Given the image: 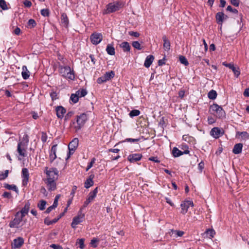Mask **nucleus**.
Returning <instances> with one entry per match:
<instances>
[{
  "instance_id": "473e14b6",
  "label": "nucleus",
  "mask_w": 249,
  "mask_h": 249,
  "mask_svg": "<svg viewBox=\"0 0 249 249\" xmlns=\"http://www.w3.org/2000/svg\"><path fill=\"white\" fill-rule=\"evenodd\" d=\"M4 187L7 189L12 190L15 191L17 194L18 193V190L17 187L14 184L10 185L9 184L5 183L4 184Z\"/></svg>"
},
{
  "instance_id": "7ed1b4c3",
  "label": "nucleus",
  "mask_w": 249,
  "mask_h": 249,
  "mask_svg": "<svg viewBox=\"0 0 249 249\" xmlns=\"http://www.w3.org/2000/svg\"><path fill=\"white\" fill-rule=\"evenodd\" d=\"M59 72L61 75L66 78L73 80L75 78L74 72L69 66H59Z\"/></svg>"
},
{
  "instance_id": "0eeeda50",
  "label": "nucleus",
  "mask_w": 249,
  "mask_h": 249,
  "mask_svg": "<svg viewBox=\"0 0 249 249\" xmlns=\"http://www.w3.org/2000/svg\"><path fill=\"white\" fill-rule=\"evenodd\" d=\"M85 217V214L82 213V209L80 210L78 215L73 218L72 221L71 223V226L72 228H75L76 225L82 221V219Z\"/></svg>"
},
{
  "instance_id": "2f4dec72",
  "label": "nucleus",
  "mask_w": 249,
  "mask_h": 249,
  "mask_svg": "<svg viewBox=\"0 0 249 249\" xmlns=\"http://www.w3.org/2000/svg\"><path fill=\"white\" fill-rule=\"evenodd\" d=\"M22 70L21 74L23 78L25 80L27 79L29 77V71H28L26 66H23L22 67Z\"/></svg>"
},
{
  "instance_id": "c85d7f7f",
  "label": "nucleus",
  "mask_w": 249,
  "mask_h": 249,
  "mask_svg": "<svg viewBox=\"0 0 249 249\" xmlns=\"http://www.w3.org/2000/svg\"><path fill=\"white\" fill-rule=\"evenodd\" d=\"M98 187H96L92 192H90L89 193L87 198L89 199L91 202L96 197Z\"/></svg>"
},
{
  "instance_id": "20e7f679",
  "label": "nucleus",
  "mask_w": 249,
  "mask_h": 249,
  "mask_svg": "<svg viewBox=\"0 0 249 249\" xmlns=\"http://www.w3.org/2000/svg\"><path fill=\"white\" fill-rule=\"evenodd\" d=\"M88 119L87 115L86 113H81L79 115L76 116V123L74 126L76 131L80 130L85 124Z\"/></svg>"
},
{
  "instance_id": "3c124183",
  "label": "nucleus",
  "mask_w": 249,
  "mask_h": 249,
  "mask_svg": "<svg viewBox=\"0 0 249 249\" xmlns=\"http://www.w3.org/2000/svg\"><path fill=\"white\" fill-rule=\"evenodd\" d=\"M140 139H132V138H127L125 139L124 142H138L140 141Z\"/></svg>"
},
{
  "instance_id": "8fccbe9b",
  "label": "nucleus",
  "mask_w": 249,
  "mask_h": 249,
  "mask_svg": "<svg viewBox=\"0 0 249 249\" xmlns=\"http://www.w3.org/2000/svg\"><path fill=\"white\" fill-rule=\"evenodd\" d=\"M106 81H107V80L104 75L100 77H99L97 80V83L100 84Z\"/></svg>"
},
{
  "instance_id": "f03ea898",
  "label": "nucleus",
  "mask_w": 249,
  "mask_h": 249,
  "mask_svg": "<svg viewBox=\"0 0 249 249\" xmlns=\"http://www.w3.org/2000/svg\"><path fill=\"white\" fill-rule=\"evenodd\" d=\"M210 112L218 118L223 119L225 117L226 113L224 110L216 104H213L210 106Z\"/></svg>"
},
{
  "instance_id": "a18cd8bd",
  "label": "nucleus",
  "mask_w": 249,
  "mask_h": 249,
  "mask_svg": "<svg viewBox=\"0 0 249 249\" xmlns=\"http://www.w3.org/2000/svg\"><path fill=\"white\" fill-rule=\"evenodd\" d=\"M132 46L139 50H140L142 49L141 44L138 41H133L132 43Z\"/></svg>"
},
{
  "instance_id": "de8ad7c7",
  "label": "nucleus",
  "mask_w": 249,
  "mask_h": 249,
  "mask_svg": "<svg viewBox=\"0 0 249 249\" xmlns=\"http://www.w3.org/2000/svg\"><path fill=\"white\" fill-rule=\"evenodd\" d=\"M36 22L35 21V20L33 19H30L28 20V25L30 27V28H33L34 27L36 26Z\"/></svg>"
},
{
  "instance_id": "dca6fc26",
  "label": "nucleus",
  "mask_w": 249,
  "mask_h": 249,
  "mask_svg": "<svg viewBox=\"0 0 249 249\" xmlns=\"http://www.w3.org/2000/svg\"><path fill=\"white\" fill-rule=\"evenodd\" d=\"M142 158V154H133L129 155L127 158V159L130 162H134L140 160Z\"/></svg>"
},
{
  "instance_id": "4be33fe9",
  "label": "nucleus",
  "mask_w": 249,
  "mask_h": 249,
  "mask_svg": "<svg viewBox=\"0 0 249 249\" xmlns=\"http://www.w3.org/2000/svg\"><path fill=\"white\" fill-rule=\"evenodd\" d=\"M56 147L57 144L53 145L51 148V153L50 154V160L52 163L56 158Z\"/></svg>"
},
{
  "instance_id": "f704fd0d",
  "label": "nucleus",
  "mask_w": 249,
  "mask_h": 249,
  "mask_svg": "<svg viewBox=\"0 0 249 249\" xmlns=\"http://www.w3.org/2000/svg\"><path fill=\"white\" fill-rule=\"evenodd\" d=\"M104 75H105L107 80L108 81L114 77L115 73L113 71H110L107 72L104 74Z\"/></svg>"
},
{
  "instance_id": "39448f33",
  "label": "nucleus",
  "mask_w": 249,
  "mask_h": 249,
  "mask_svg": "<svg viewBox=\"0 0 249 249\" xmlns=\"http://www.w3.org/2000/svg\"><path fill=\"white\" fill-rule=\"evenodd\" d=\"M47 175V178H51L52 180H56L58 177V171L55 168H49L48 167H45L44 171Z\"/></svg>"
},
{
  "instance_id": "79ce46f5",
  "label": "nucleus",
  "mask_w": 249,
  "mask_h": 249,
  "mask_svg": "<svg viewBox=\"0 0 249 249\" xmlns=\"http://www.w3.org/2000/svg\"><path fill=\"white\" fill-rule=\"evenodd\" d=\"M84 241L85 239L83 238L79 239L77 241V243L79 245V247L81 249H83L85 248Z\"/></svg>"
},
{
  "instance_id": "423d86ee",
  "label": "nucleus",
  "mask_w": 249,
  "mask_h": 249,
  "mask_svg": "<svg viewBox=\"0 0 249 249\" xmlns=\"http://www.w3.org/2000/svg\"><path fill=\"white\" fill-rule=\"evenodd\" d=\"M120 4L118 2L109 3L107 5V8L103 11V14H108L119 10Z\"/></svg>"
},
{
  "instance_id": "ddd939ff",
  "label": "nucleus",
  "mask_w": 249,
  "mask_h": 249,
  "mask_svg": "<svg viewBox=\"0 0 249 249\" xmlns=\"http://www.w3.org/2000/svg\"><path fill=\"white\" fill-rule=\"evenodd\" d=\"M24 243V239L22 237H18L13 241L12 248L13 249H18L20 248Z\"/></svg>"
},
{
  "instance_id": "c756f323",
  "label": "nucleus",
  "mask_w": 249,
  "mask_h": 249,
  "mask_svg": "<svg viewBox=\"0 0 249 249\" xmlns=\"http://www.w3.org/2000/svg\"><path fill=\"white\" fill-rule=\"evenodd\" d=\"M184 232L183 231H177V230H171L170 234L171 236H173L175 237H181L184 234Z\"/></svg>"
},
{
  "instance_id": "412c9836",
  "label": "nucleus",
  "mask_w": 249,
  "mask_h": 249,
  "mask_svg": "<svg viewBox=\"0 0 249 249\" xmlns=\"http://www.w3.org/2000/svg\"><path fill=\"white\" fill-rule=\"evenodd\" d=\"M30 207V203L29 201H28L25 204L24 207L21 209V210L19 212L20 215L22 217H24L25 215H26L29 212V209Z\"/></svg>"
},
{
  "instance_id": "338daca9",
  "label": "nucleus",
  "mask_w": 249,
  "mask_h": 249,
  "mask_svg": "<svg viewBox=\"0 0 249 249\" xmlns=\"http://www.w3.org/2000/svg\"><path fill=\"white\" fill-rule=\"evenodd\" d=\"M55 209L52 205L49 207L46 211L45 212V213H50L53 209Z\"/></svg>"
},
{
  "instance_id": "bb28decb",
  "label": "nucleus",
  "mask_w": 249,
  "mask_h": 249,
  "mask_svg": "<svg viewBox=\"0 0 249 249\" xmlns=\"http://www.w3.org/2000/svg\"><path fill=\"white\" fill-rule=\"evenodd\" d=\"M94 178V175H91L89 178H88L85 182V187L86 188H89L90 187L92 186L93 185V178Z\"/></svg>"
},
{
  "instance_id": "f3484780",
  "label": "nucleus",
  "mask_w": 249,
  "mask_h": 249,
  "mask_svg": "<svg viewBox=\"0 0 249 249\" xmlns=\"http://www.w3.org/2000/svg\"><path fill=\"white\" fill-rule=\"evenodd\" d=\"M56 115L58 118L62 119L66 112V109L62 106H58L55 109Z\"/></svg>"
},
{
  "instance_id": "6e6d98bb",
  "label": "nucleus",
  "mask_w": 249,
  "mask_h": 249,
  "mask_svg": "<svg viewBox=\"0 0 249 249\" xmlns=\"http://www.w3.org/2000/svg\"><path fill=\"white\" fill-rule=\"evenodd\" d=\"M73 114H74V112H73L72 111H69L65 117V120H69Z\"/></svg>"
},
{
  "instance_id": "bf43d9fd",
  "label": "nucleus",
  "mask_w": 249,
  "mask_h": 249,
  "mask_svg": "<svg viewBox=\"0 0 249 249\" xmlns=\"http://www.w3.org/2000/svg\"><path fill=\"white\" fill-rule=\"evenodd\" d=\"M148 160L150 161H153L157 163H160V162L157 157H151L148 159Z\"/></svg>"
},
{
  "instance_id": "e433bc0d",
  "label": "nucleus",
  "mask_w": 249,
  "mask_h": 249,
  "mask_svg": "<svg viewBox=\"0 0 249 249\" xmlns=\"http://www.w3.org/2000/svg\"><path fill=\"white\" fill-rule=\"evenodd\" d=\"M76 93L79 97H83L87 94V91L86 89H81L76 91Z\"/></svg>"
},
{
  "instance_id": "5fc2aeb1",
  "label": "nucleus",
  "mask_w": 249,
  "mask_h": 249,
  "mask_svg": "<svg viewBox=\"0 0 249 249\" xmlns=\"http://www.w3.org/2000/svg\"><path fill=\"white\" fill-rule=\"evenodd\" d=\"M227 10L228 11H230V12H232L234 14H237L238 11L237 9H233L232 8V7L230 5H229L227 7Z\"/></svg>"
},
{
  "instance_id": "c03bdc74",
  "label": "nucleus",
  "mask_w": 249,
  "mask_h": 249,
  "mask_svg": "<svg viewBox=\"0 0 249 249\" xmlns=\"http://www.w3.org/2000/svg\"><path fill=\"white\" fill-rule=\"evenodd\" d=\"M205 233L209 236L210 238H213L215 234V231L213 229H208Z\"/></svg>"
},
{
  "instance_id": "393cba45",
  "label": "nucleus",
  "mask_w": 249,
  "mask_h": 249,
  "mask_svg": "<svg viewBox=\"0 0 249 249\" xmlns=\"http://www.w3.org/2000/svg\"><path fill=\"white\" fill-rule=\"evenodd\" d=\"M154 59V57L152 55H148L144 61V66L146 68H149L152 64Z\"/></svg>"
},
{
  "instance_id": "aec40b11",
  "label": "nucleus",
  "mask_w": 249,
  "mask_h": 249,
  "mask_svg": "<svg viewBox=\"0 0 249 249\" xmlns=\"http://www.w3.org/2000/svg\"><path fill=\"white\" fill-rule=\"evenodd\" d=\"M61 23L63 27L65 28L68 27L69 21L66 14L65 13H62L61 15Z\"/></svg>"
},
{
  "instance_id": "4c0bfd02",
  "label": "nucleus",
  "mask_w": 249,
  "mask_h": 249,
  "mask_svg": "<svg viewBox=\"0 0 249 249\" xmlns=\"http://www.w3.org/2000/svg\"><path fill=\"white\" fill-rule=\"evenodd\" d=\"M236 135L240 136L241 137V138L244 139H248L249 137V134L246 131L237 132L236 133Z\"/></svg>"
},
{
  "instance_id": "9d476101",
  "label": "nucleus",
  "mask_w": 249,
  "mask_h": 249,
  "mask_svg": "<svg viewBox=\"0 0 249 249\" xmlns=\"http://www.w3.org/2000/svg\"><path fill=\"white\" fill-rule=\"evenodd\" d=\"M181 146H184L185 148H187V149L182 152L179 150L178 148L174 147L172 150V154L174 157H178L183 154H187L189 153V150L188 149L189 148L186 144H182Z\"/></svg>"
},
{
  "instance_id": "864d4df0",
  "label": "nucleus",
  "mask_w": 249,
  "mask_h": 249,
  "mask_svg": "<svg viewBox=\"0 0 249 249\" xmlns=\"http://www.w3.org/2000/svg\"><path fill=\"white\" fill-rule=\"evenodd\" d=\"M2 196L4 198H11L12 197V195L10 192H5L2 195Z\"/></svg>"
},
{
  "instance_id": "6e6552de",
  "label": "nucleus",
  "mask_w": 249,
  "mask_h": 249,
  "mask_svg": "<svg viewBox=\"0 0 249 249\" xmlns=\"http://www.w3.org/2000/svg\"><path fill=\"white\" fill-rule=\"evenodd\" d=\"M23 217L20 215V212H17L15 215V218L9 223L10 228H18V226L22 221Z\"/></svg>"
},
{
  "instance_id": "2eb2a0df",
  "label": "nucleus",
  "mask_w": 249,
  "mask_h": 249,
  "mask_svg": "<svg viewBox=\"0 0 249 249\" xmlns=\"http://www.w3.org/2000/svg\"><path fill=\"white\" fill-rule=\"evenodd\" d=\"M56 180H52L51 178H47L46 184H47L48 189L50 191H54L56 189Z\"/></svg>"
},
{
  "instance_id": "13d9d810",
  "label": "nucleus",
  "mask_w": 249,
  "mask_h": 249,
  "mask_svg": "<svg viewBox=\"0 0 249 249\" xmlns=\"http://www.w3.org/2000/svg\"><path fill=\"white\" fill-rule=\"evenodd\" d=\"M50 247L53 249H63V248L59 245L54 244L51 245Z\"/></svg>"
},
{
  "instance_id": "603ef678",
  "label": "nucleus",
  "mask_w": 249,
  "mask_h": 249,
  "mask_svg": "<svg viewBox=\"0 0 249 249\" xmlns=\"http://www.w3.org/2000/svg\"><path fill=\"white\" fill-rule=\"evenodd\" d=\"M41 140L43 142H45L47 140V135L45 132H42L41 133Z\"/></svg>"
},
{
  "instance_id": "7c9ffc66",
  "label": "nucleus",
  "mask_w": 249,
  "mask_h": 249,
  "mask_svg": "<svg viewBox=\"0 0 249 249\" xmlns=\"http://www.w3.org/2000/svg\"><path fill=\"white\" fill-rule=\"evenodd\" d=\"M107 53L111 55H114L115 53V49L111 44H108L106 48Z\"/></svg>"
},
{
  "instance_id": "f257e3e1",
  "label": "nucleus",
  "mask_w": 249,
  "mask_h": 249,
  "mask_svg": "<svg viewBox=\"0 0 249 249\" xmlns=\"http://www.w3.org/2000/svg\"><path fill=\"white\" fill-rule=\"evenodd\" d=\"M29 141V136L26 134L22 137L21 141L19 142L18 144L17 152L22 157H25L27 156L26 150Z\"/></svg>"
},
{
  "instance_id": "e2e57ef3",
  "label": "nucleus",
  "mask_w": 249,
  "mask_h": 249,
  "mask_svg": "<svg viewBox=\"0 0 249 249\" xmlns=\"http://www.w3.org/2000/svg\"><path fill=\"white\" fill-rule=\"evenodd\" d=\"M231 3L235 6H238L239 4V0H230Z\"/></svg>"
},
{
  "instance_id": "6ab92c4d",
  "label": "nucleus",
  "mask_w": 249,
  "mask_h": 249,
  "mask_svg": "<svg viewBox=\"0 0 249 249\" xmlns=\"http://www.w3.org/2000/svg\"><path fill=\"white\" fill-rule=\"evenodd\" d=\"M210 134L213 137L216 139L218 138L222 134L221 130L218 127L213 128L211 130Z\"/></svg>"
},
{
  "instance_id": "72a5a7b5",
  "label": "nucleus",
  "mask_w": 249,
  "mask_h": 249,
  "mask_svg": "<svg viewBox=\"0 0 249 249\" xmlns=\"http://www.w3.org/2000/svg\"><path fill=\"white\" fill-rule=\"evenodd\" d=\"M217 93L214 90H211L208 94V97L210 99L214 100L217 97Z\"/></svg>"
},
{
  "instance_id": "774afa93",
  "label": "nucleus",
  "mask_w": 249,
  "mask_h": 249,
  "mask_svg": "<svg viewBox=\"0 0 249 249\" xmlns=\"http://www.w3.org/2000/svg\"><path fill=\"white\" fill-rule=\"evenodd\" d=\"M243 94L246 97H249V88H247L245 90Z\"/></svg>"
},
{
  "instance_id": "b1692460",
  "label": "nucleus",
  "mask_w": 249,
  "mask_h": 249,
  "mask_svg": "<svg viewBox=\"0 0 249 249\" xmlns=\"http://www.w3.org/2000/svg\"><path fill=\"white\" fill-rule=\"evenodd\" d=\"M243 144L241 143H237L234 145L232 149V152L235 154H238L241 153Z\"/></svg>"
},
{
  "instance_id": "a211bd4d",
  "label": "nucleus",
  "mask_w": 249,
  "mask_h": 249,
  "mask_svg": "<svg viewBox=\"0 0 249 249\" xmlns=\"http://www.w3.org/2000/svg\"><path fill=\"white\" fill-rule=\"evenodd\" d=\"M79 140L78 138L73 139L68 145L69 150L75 151L78 146Z\"/></svg>"
},
{
  "instance_id": "9b49d317",
  "label": "nucleus",
  "mask_w": 249,
  "mask_h": 249,
  "mask_svg": "<svg viewBox=\"0 0 249 249\" xmlns=\"http://www.w3.org/2000/svg\"><path fill=\"white\" fill-rule=\"evenodd\" d=\"M190 206H194L192 201L186 200L183 201L180 205L181 208V213L183 214H186Z\"/></svg>"
},
{
  "instance_id": "4468645a",
  "label": "nucleus",
  "mask_w": 249,
  "mask_h": 249,
  "mask_svg": "<svg viewBox=\"0 0 249 249\" xmlns=\"http://www.w3.org/2000/svg\"><path fill=\"white\" fill-rule=\"evenodd\" d=\"M228 18V16L225 15L223 12H218L215 16L217 23L221 25H222L224 19H227Z\"/></svg>"
},
{
  "instance_id": "a19ab883",
  "label": "nucleus",
  "mask_w": 249,
  "mask_h": 249,
  "mask_svg": "<svg viewBox=\"0 0 249 249\" xmlns=\"http://www.w3.org/2000/svg\"><path fill=\"white\" fill-rule=\"evenodd\" d=\"M79 97L78 96L76 93L75 94H71V100L73 103H76L79 100Z\"/></svg>"
},
{
  "instance_id": "a878e982",
  "label": "nucleus",
  "mask_w": 249,
  "mask_h": 249,
  "mask_svg": "<svg viewBox=\"0 0 249 249\" xmlns=\"http://www.w3.org/2000/svg\"><path fill=\"white\" fill-rule=\"evenodd\" d=\"M228 68L232 71L236 77H238L240 74L239 68L238 67H235L233 64L231 63Z\"/></svg>"
},
{
  "instance_id": "052dcab7",
  "label": "nucleus",
  "mask_w": 249,
  "mask_h": 249,
  "mask_svg": "<svg viewBox=\"0 0 249 249\" xmlns=\"http://www.w3.org/2000/svg\"><path fill=\"white\" fill-rule=\"evenodd\" d=\"M98 241L96 238H93L90 242V244L92 245L94 248H96L97 245L96 243Z\"/></svg>"
},
{
  "instance_id": "5701e85b",
  "label": "nucleus",
  "mask_w": 249,
  "mask_h": 249,
  "mask_svg": "<svg viewBox=\"0 0 249 249\" xmlns=\"http://www.w3.org/2000/svg\"><path fill=\"white\" fill-rule=\"evenodd\" d=\"M163 41V49L166 51H168L170 49L171 44L170 41L167 39L165 35L162 36Z\"/></svg>"
},
{
  "instance_id": "c9c22d12",
  "label": "nucleus",
  "mask_w": 249,
  "mask_h": 249,
  "mask_svg": "<svg viewBox=\"0 0 249 249\" xmlns=\"http://www.w3.org/2000/svg\"><path fill=\"white\" fill-rule=\"evenodd\" d=\"M46 204V201L45 200H41L39 201V203H38L37 207L40 210L42 211L45 209Z\"/></svg>"
},
{
  "instance_id": "cd10ccee",
  "label": "nucleus",
  "mask_w": 249,
  "mask_h": 249,
  "mask_svg": "<svg viewBox=\"0 0 249 249\" xmlns=\"http://www.w3.org/2000/svg\"><path fill=\"white\" fill-rule=\"evenodd\" d=\"M120 46L122 48L124 52H129L130 50V46L128 42L124 41L120 44Z\"/></svg>"
},
{
  "instance_id": "09e8293b",
  "label": "nucleus",
  "mask_w": 249,
  "mask_h": 249,
  "mask_svg": "<svg viewBox=\"0 0 249 249\" xmlns=\"http://www.w3.org/2000/svg\"><path fill=\"white\" fill-rule=\"evenodd\" d=\"M41 14L44 17H48L49 16V10L48 9H42Z\"/></svg>"
},
{
  "instance_id": "37998d69",
  "label": "nucleus",
  "mask_w": 249,
  "mask_h": 249,
  "mask_svg": "<svg viewBox=\"0 0 249 249\" xmlns=\"http://www.w3.org/2000/svg\"><path fill=\"white\" fill-rule=\"evenodd\" d=\"M0 7L3 10L8 9L6 2L4 0H0Z\"/></svg>"
},
{
  "instance_id": "4d7b16f0",
  "label": "nucleus",
  "mask_w": 249,
  "mask_h": 249,
  "mask_svg": "<svg viewBox=\"0 0 249 249\" xmlns=\"http://www.w3.org/2000/svg\"><path fill=\"white\" fill-rule=\"evenodd\" d=\"M24 6L26 7H30L32 6V2L29 0H25L23 1Z\"/></svg>"
},
{
  "instance_id": "1a4fd4ad",
  "label": "nucleus",
  "mask_w": 249,
  "mask_h": 249,
  "mask_svg": "<svg viewBox=\"0 0 249 249\" xmlns=\"http://www.w3.org/2000/svg\"><path fill=\"white\" fill-rule=\"evenodd\" d=\"M90 39L93 44L97 45L102 40L103 36L101 33L94 32L91 35Z\"/></svg>"
},
{
  "instance_id": "0e129e2a",
  "label": "nucleus",
  "mask_w": 249,
  "mask_h": 249,
  "mask_svg": "<svg viewBox=\"0 0 249 249\" xmlns=\"http://www.w3.org/2000/svg\"><path fill=\"white\" fill-rule=\"evenodd\" d=\"M204 168V163L203 161H201L198 165V168L200 171V172H202V170Z\"/></svg>"
},
{
  "instance_id": "ea45409f",
  "label": "nucleus",
  "mask_w": 249,
  "mask_h": 249,
  "mask_svg": "<svg viewBox=\"0 0 249 249\" xmlns=\"http://www.w3.org/2000/svg\"><path fill=\"white\" fill-rule=\"evenodd\" d=\"M179 60L180 63L184 64L185 66H188L189 65V63L185 56L183 55L179 56Z\"/></svg>"
},
{
  "instance_id": "49530a36",
  "label": "nucleus",
  "mask_w": 249,
  "mask_h": 249,
  "mask_svg": "<svg viewBox=\"0 0 249 249\" xmlns=\"http://www.w3.org/2000/svg\"><path fill=\"white\" fill-rule=\"evenodd\" d=\"M8 174L9 171L6 170L5 171L4 173L0 174V180L5 179L8 177Z\"/></svg>"
},
{
  "instance_id": "58836bf2",
  "label": "nucleus",
  "mask_w": 249,
  "mask_h": 249,
  "mask_svg": "<svg viewBox=\"0 0 249 249\" xmlns=\"http://www.w3.org/2000/svg\"><path fill=\"white\" fill-rule=\"evenodd\" d=\"M140 111L137 109H134L131 111L129 114L130 117L133 118L135 116H139L140 114Z\"/></svg>"
},
{
  "instance_id": "69168bd1",
  "label": "nucleus",
  "mask_w": 249,
  "mask_h": 249,
  "mask_svg": "<svg viewBox=\"0 0 249 249\" xmlns=\"http://www.w3.org/2000/svg\"><path fill=\"white\" fill-rule=\"evenodd\" d=\"M95 160H96V159L95 158H93L91 159L90 162H89L88 164L89 167L91 168L92 167L93 164L95 163Z\"/></svg>"
},
{
  "instance_id": "f8f14e48",
  "label": "nucleus",
  "mask_w": 249,
  "mask_h": 249,
  "mask_svg": "<svg viewBox=\"0 0 249 249\" xmlns=\"http://www.w3.org/2000/svg\"><path fill=\"white\" fill-rule=\"evenodd\" d=\"M22 184L24 186L27 184L29 181V173L27 168H24L22 169Z\"/></svg>"
},
{
  "instance_id": "680f3d73",
  "label": "nucleus",
  "mask_w": 249,
  "mask_h": 249,
  "mask_svg": "<svg viewBox=\"0 0 249 249\" xmlns=\"http://www.w3.org/2000/svg\"><path fill=\"white\" fill-rule=\"evenodd\" d=\"M129 35L136 37H139L140 36V34L139 33L133 31L129 32Z\"/></svg>"
}]
</instances>
